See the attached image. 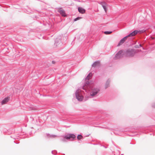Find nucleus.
<instances>
[{"label":"nucleus","mask_w":155,"mask_h":155,"mask_svg":"<svg viewBox=\"0 0 155 155\" xmlns=\"http://www.w3.org/2000/svg\"><path fill=\"white\" fill-rule=\"evenodd\" d=\"M61 40L60 38H56L55 40L54 46L56 47H59L62 44Z\"/></svg>","instance_id":"5"},{"label":"nucleus","mask_w":155,"mask_h":155,"mask_svg":"<svg viewBox=\"0 0 155 155\" xmlns=\"http://www.w3.org/2000/svg\"><path fill=\"white\" fill-rule=\"evenodd\" d=\"M75 96L76 99L79 101H81L83 99V97L81 94L79 89L77 90L75 92Z\"/></svg>","instance_id":"3"},{"label":"nucleus","mask_w":155,"mask_h":155,"mask_svg":"<svg viewBox=\"0 0 155 155\" xmlns=\"http://www.w3.org/2000/svg\"><path fill=\"white\" fill-rule=\"evenodd\" d=\"M10 98V97L8 96L5 97L2 101L1 102L2 104L3 105L6 104L9 101Z\"/></svg>","instance_id":"10"},{"label":"nucleus","mask_w":155,"mask_h":155,"mask_svg":"<svg viewBox=\"0 0 155 155\" xmlns=\"http://www.w3.org/2000/svg\"><path fill=\"white\" fill-rule=\"evenodd\" d=\"M57 136L55 135H51L50 136V137H54V138L55 137H56Z\"/></svg>","instance_id":"20"},{"label":"nucleus","mask_w":155,"mask_h":155,"mask_svg":"<svg viewBox=\"0 0 155 155\" xmlns=\"http://www.w3.org/2000/svg\"><path fill=\"white\" fill-rule=\"evenodd\" d=\"M124 51V50H121L119 51L116 54L114 59H117L122 58L124 55L125 56Z\"/></svg>","instance_id":"4"},{"label":"nucleus","mask_w":155,"mask_h":155,"mask_svg":"<svg viewBox=\"0 0 155 155\" xmlns=\"http://www.w3.org/2000/svg\"><path fill=\"white\" fill-rule=\"evenodd\" d=\"M91 73H90L86 78L85 80L82 81L81 88L86 92L90 91V96L94 97L99 95L100 88L99 87L95 86L94 84L89 82V80L91 76Z\"/></svg>","instance_id":"1"},{"label":"nucleus","mask_w":155,"mask_h":155,"mask_svg":"<svg viewBox=\"0 0 155 155\" xmlns=\"http://www.w3.org/2000/svg\"><path fill=\"white\" fill-rule=\"evenodd\" d=\"M55 62H55V61H52V63L53 64H55Z\"/></svg>","instance_id":"23"},{"label":"nucleus","mask_w":155,"mask_h":155,"mask_svg":"<svg viewBox=\"0 0 155 155\" xmlns=\"http://www.w3.org/2000/svg\"><path fill=\"white\" fill-rule=\"evenodd\" d=\"M139 48L140 47H142V45H141V44H139Z\"/></svg>","instance_id":"26"},{"label":"nucleus","mask_w":155,"mask_h":155,"mask_svg":"<svg viewBox=\"0 0 155 155\" xmlns=\"http://www.w3.org/2000/svg\"><path fill=\"white\" fill-rule=\"evenodd\" d=\"M61 8L58 9V12L59 13L60 15L63 17H65L67 16L65 11L61 9Z\"/></svg>","instance_id":"7"},{"label":"nucleus","mask_w":155,"mask_h":155,"mask_svg":"<svg viewBox=\"0 0 155 155\" xmlns=\"http://www.w3.org/2000/svg\"><path fill=\"white\" fill-rule=\"evenodd\" d=\"M98 3L101 5L102 6L103 5H107L106 3L104 2H98Z\"/></svg>","instance_id":"15"},{"label":"nucleus","mask_w":155,"mask_h":155,"mask_svg":"<svg viewBox=\"0 0 155 155\" xmlns=\"http://www.w3.org/2000/svg\"><path fill=\"white\" fill-rule=\"evenodd\" d=\"M119 131H123L122 130H119Z\"/></svg>","instance_id":"29"},{"label":"nucleus","mask_w":155,"mask_h":155,"mask_svg":"<svg viewBox=\"0 0 155 155\" xmlns=\"http://www.w3.org/2000/svg\"><path fill=\"white\" fill-rule=\"evenodd\" d=\"M135 48H139V45H136L135 46Z\"/></svg>","instance_id":"22"},{"label":"nucleus","mask_w":155,"mask_h":155,"mask_svg":"<svg viewBox=\"0 0 155 155\" xmlns=\"http://www.w3.org/2000/svg\"><path fill=\"white\" fill-rule=\"evenodd\" d=\"M112 31H105L104 32V34L107 35H109L112 33Z\"/></svg>","instance_id":"16"},{"label":"nucleus","mask_w":155,"mask_h":155,"mask_svg":"<svg viewBox=\"0 0 155 155\" xmlns=\"http://www.w3.org/2000/svg\"><path fill=\"white\" fill-rule=\"evenodd\" d=\"M54 152H56V153H57V151H56V150H54Z\"/></svg>","instance_id":"28"},{"label":"nucleus","mask_w":155,"mask_h":155,"mask_svg":"<svg viewBox=\"0 0 155 155\" xmlns=\"http://www.w3.org/2000/svg\"><path fill=\"white\" fill-rule=\"evenodd\" d=\"M110 81V79H108L107 80L105 84V88L106 89L109 86V84Z\"/></svg>","instance_id":"13"},{"label":"nucleus","mask_w":155,"mask_h":155,"mask_svg":"<svg viewBox=\"0 0 155 155\" xmlns=\"http://www.w3.org/2000/svg\"><path fill=\"white\" fill-rule=\"evenodd\" d=\"M152 107H153L155 108V102L153 103L152 104Z\"/></svg>","instance_id":"21"},{"label":"nucleus","mask_w":155,"mask_h":155,"mask_svg":"<svg viewBox=\"0 0 155 155\" xmlns=\"http://www.w3.org/2000/svg\"><path fill=\"white\" fill-rule=\"evenodd\" d=\"M121 155H124V154H122Z\"/></svg>","instance_id":"30"},{"label":"nucleus","mask_w":155,"mask_h":155,"mask_svg":"<svg viewBox=\"0 0 155 155\" xmlns=\"http://www.w3.org/2000/svg\"><path fill=\"white\" fill-rule=\"evenodd\" d=\"M139 32V31L137 30H135L132 32L130 33L127 36L128 37H131L135 36Z\"/></svg>","instance_id":"9"},{"label":"nucleus","mask_w":155,"mask_h":155,"mask_svg":"<svg viewBox=\"0 0 155 155\" xmlns=\"http://www.w3.org/2000/svg\"><path fill=\"white\" fill-rule=\"evenodd\" d=\"M81 18V17H78L75 18L74 19V21H77V20H79Z\"/></svg>","instance_id":"19"},{"label":"nucleus","mask_w":155,"mask_h":155,"mask_svg":"<svg viewBox=\"0 0 155 155\" xmlns=\"http://www.w3.org/2000/svg\"><path fill=\"white\" fill-rule=\"evenodd\" d=\"M114 134H115L116 135H119V134L117 133L116 132H114Z\"/></svg>","instance_id":"24"},{"label":"nucleus","mask_w":155,"mask_h":155,"mask_svg":"<svg viewBox=\"0 0 155 155\" xmlns=\"http://www.w3.org/2000/svg\"><path fill=\"white\" fill-rule=\"evenodd\" d=\"M53 151H51V153H52V154H53L55 155V154H56L55 153H53Z\"/></svg>","instance_id":"27"},{"label":"nucleus","mask_w":155,"mask_h":155,"mask_svg":"<svg viewBox=\"0 0 155 155\" xmlns=\"http://www.w3.org/2000/svg\"><path fill=\"white\" fill-rule=\"evenodd\" d=\"M127 36H126L123 38H122L120 40V41L118 43L117 46H120V45L122 44L127 39V38H128Z\"/></svg>","instance_id":"8"},{"label":"nucleus","mask_w":155,"mask_h":155,"mask_svg":"<svg viewBox=\"0 0 155 155\" xmlns=\"http://www.w3.org/2000/svg\"><path fill=\"white\" fill-rule=\"evenodd\" d=\"M78 12L81 14H84L85 13V10L84 8L82 7H79L78 8Z\"/></svg>","instance_id":"11"},{"label":"nucleus","mask_w":155,"mask_h":155,"mask_svg":"<svg viewBox=\"0 0 155 155\" xmlns=\"http://www.w3.org/2000/svg\"><path fill=\"white\" fill-rule=\"evenodd\" d=\"M117 152H118V155H119L120 154V151L118 150H117Z\"/></svg>","instance_id":"25"},{"label":"nucleus","mask_w":155,"mask_h":155,"mask_svg":"<svg viewBox=\"0 0 155 155\" xmlns=\"http://www.w3.org/2000/svg\"><path fill=\"white\" fill-rule=\"evenodd\" d=\"M124 53L126 57H132L136 53V50L133 49L128 48L124 50Z\"/></svg>","instance_id":"2"},{"label":"nucleus","mask_w":155,"mask_h":155,"mask_svg":"<svg viewBox=\"0 0 155 155\" xmlns=\"http://www.w3.org/2000/svg\"><path fill=\"white\" fill-rule=\"evenodd\" d=\"M83 136L81 134L78 135L77 137V138L78 140H80L83 138Z\"/></svg>","instance_id":"14"},{"label":"nucleus","mask_w":155,"mask_h":155,"mask_svg":"<svg viewBox=\"0 0 155 155\" xmlns=\"http://www.w3.org/2000/svg\"><path fill=\"white\" fill-rule=\"evenodd\" d=\"M66 138H64V137L62 138L61 139V140L63 142H65Z\"/></svg>","instance_id":"18"},{"label":"nucleus","mask_w":155,"mask_h":155,"mask_svg":"<svg viewBox=\"0 0 155 155\" xmlns=\"http://www.w3.org/2000/svg\"><path fill=\"white\" fill-rule=\"evenodd\" d=\"M76 137V136L74 134H68L64 136V138L67 140L71 139V140H74Z\"/></svg>","instance_id":"6"},{"label":"nucleus","mask_w":155,"mask_h":155,"mask_svg":"<svg viewBox=\"0 0 155 155\" xmlns=\"http://www.w3.org/2000/svg\"><path fill=\"white\" fill-rule=\"evenodd\" d=\"M107 5H103L102 7H103V8L104 11H105V12H106L107 11V8H106V6Z\"/></svg>","instance_id":"17"},{"label":"nucleus","mask_w":155,"mask_h":155,"mask_svg":"<svg viewBox=\"0 0 155 155\" xmlns=\"http://www.w3.org/2000/svg\"><path fill=\"white\" fill-rule=\"evenodd\" d=\"M100 64V62L99 61H96L94 62L92 65L93 67H95L96 66H99Z\"/></svg>","instance_id":"12"}]
</instances>
